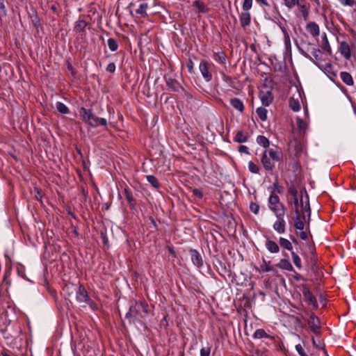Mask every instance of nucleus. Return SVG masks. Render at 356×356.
Here are the masks:
<instances>
[{
    "instance_id": "nucleus-1",
    "label": "nucleus",
    "mask_w": 356,
    "mask_h": 356,
    "mask_svg": "<svg viewBox=\"0 0 356 356\" xmlns=\"http://www.w3.org/2000/svg\"><path fill=\"white\" fill-rule=\"evenodd\" d=\"M293 204L295 207L296 214L302 213L303 217L310 216V207L309 202V197L306 192H300L298 195L297 192L293 193Z\"/></svg>"
},
{
    "instance_id": "nucleus-2",
    "label": "nucleus",
    "mask_w": 356,
    "mask_h": 356,
    "mask_svg": "<svg viewBox=\"0 0 356 356\" xmlns=\"http://www.w3.org/2000/svg\"><path fill=\"white\" fill-rule=\"evenodd\" d=\"M148 306L145 303L140 302L136 303L129 307V312L126 314V318L132 322L134 320H139L147 315Z\"/></svg>"
},
{
    "instance_id": "nucleus-3",
    "label": "nucleus",
    "mask_w": 356,
    "mask_h": 356,
    "mask_svg": "<svg viewBox=\"0 0 356 356\" xmlns=\"http://www.w3.org/2000/svg\"><path fill=\"white\" fill-rule=\"evenodd\" d=\"M280 159V152L276 148H270L263 153L261 163L266 170H272Z\"/></svg>"
},
{
    "instance_id": "nucleus-4",
    "label": "nucleus",
    "mask_w": 356,
    "mask_h": 356,
    "mask_svg": "<svg viewBox=\"0 0 356 356\" xmlns=\"http://www.w3.org/2000/svg\"><path fill=\"white\" fill-rule=\"evenodd\" d=\"M268 207L275 216H284L285 209L279 197L272 193L268 198Z\"/></svg>"
},
{
    "instance_id": "nucleus-5",
    "label": "nucleus",
    "mask_w": 356,
    "mask_h": 356,
    "mask_svg": "<svg viewBox=\"0 0 356 356\" xmlns=\"http://www.w3.org/2000/svg\"><path fill=\"white\" fill-rule=\"evenodd\" d=\"M213 68V65L211 63H209L206 61H201L199 65L200 71L204 79V80L207 82L210 81L212 79V70Z\"/></svg>"
},
{
    "instance_id": "nucleus-6",
    "label": "nucleus",
    "mask_w": 356,
    "mask_h": 356,
    "mask_svg": "<svg viewBox=\"0 0 356 356\" xmlns=\"http://www.w3.org/2000/svg\"><path fill=\"white\" fill-rule=\"evenodd\" d=\"M284 216H276L277 220L274 222L273 227L278 234L285 232L286 222L284 219Z\"/></svg>"
},
{
    "instance_id": "nucleus-7",
    "label": "nucleus",
    "mask_w": 356,
    "mask_h": 356,
    "mask_svg": "<svg viewBox=\"0 0 356 356\" xmlns=\"http://www.w3.org/2000/svg\"><path fill=\"white\" fill-rule=\"evenodd\" d=\"M76 300L79 302L88 303L90 298L88 295V292L83 286H79L76 294Z\"/></svg>"
},
{
    "instance_id": "nucleus-8",
    "label": "nucleus",
    "mask_w": 356,
    "mask_h": 356,
    "mask_svg": "<svg viewBox=\"0 0 356 356\" xmlns=\"http://www.w3.org/2000/svg\"><path fill=\"white\" fill-rule=\"evenodd\" d=\"M259 97L261 103L264 106H269L273 101V95L269 90H261L260 91Z\"/></svg>"
},
{
    "instance_id": "nucleus-9",
    "label": "nucleus",
    "mask_w": 356,
    "mask_h": 356,
    "mask_svg": "<svg viewBox=\"0 0 356 356\" xmlns=\"http://www.w3.org/2000/svg\"><path fill=\"white\" fill-rule=\"evenodd\" d=\"M306 31L313 37H318L320 34L319 26L314 22H311L307 24Z\"/></svg>"
},
{
    "instance_id": "nucleus-10",
    "label": "nucleus",
    "mask_w": 356,
    "mask_h": 356,
    "mask_svg": "<svg viewBox=\"0 0 356 356\" xmlns=\"http://www.w3.org/2000/svg\"><path fill=\"white\" fill-rule=\"evenodd\" d=\"M190 254L191 257V261L193 263L198 266L200 267L203 264L202 258L200 255V254L195 250H191L190 251Z\"/></svg>"
},
{
    "instance_id": "nucleus-11",
    "label": "nucleus",
    "mask_w": 356,
    "mask_h": 356,
    "mask_svg": "<svg viewBox=\"0 0 356 356\" xmlns=\"http://www.w3.org/2000/svg\"><path fill=\"white\" fill-rule=\"evenodd\" d=\"M306 217H303L302 213L296 214V220L294 222V227L296 229L303 230L305 228V222Z\"/></svg>"
},
{
    "instance_id": "nucleus-12",
    "label": "nucleus",
    "mask_w": 356,
    "mask_h": 356,
    "mask_svg": "<svg viewBox=\"0 0 356 356\" xmlns=\"http://www.w3.org/2000/svg\"><path fill=\"white\" fill-rule=\"evenodd\" d=\"M339 51L344 58L348 59L350 58V49L348 44L346 42H341L340 43Z\"/></svg>"
},
{
    "instance_id": "nucleus-13",
    "label": "nucleus",
    "mask_w": 356,
    "mask_h": 356,
    "mask_svg": "<svg viewBox=\"0 0 356 356\" xmlns=\"http://www.w3.org/2000/svg\"><path fill=\"white\" fill-rule=\"evenodd\" d=\"M79 113L83 120L88 124L90 122V119L95 115L90 110L86 109L85 108H81Z\"/></svg>"
},
{
    "instance_id": "nucleus-14",
    "label": "nucleus",
    "mask_w": 356,
    "mask_h": 356,
    "mask_svg": "<svg viewBox=\"0 0 356 356\" xmlns=\"http://www.w3.org/2000/svg\"><path fill=\"white\" fill-rule=\"evenodd\" d=\"M106 124H107V121L105 118H98L95 115H94L93 118L92 119H90V122L89 123V124L93 127H97L99 125L106 127Z\"/></svg>"
},
{
    "instance_id": "nucleus-15",
    "label": "nucleus",
    "mask_w": 356,
    "mask_h": 356,
    "mask_svg": "<svg viewBox=\"0 0 356 356\" xmlns=\"http://www.w3.org/2000/svg\"><path fill=\"white\" fill-rule=\"evenodd\" d=\"M265 246L270 253H277L280 250L278 245L273 241L268 239Z\"/></svg>"
},
{
    "instance_id": "nucleus-16",
    "label": "nucleus",
    "mask_w": 356,
    "mask_h": 356,
    "mask_svg": "<svg viewBox=\"0 0 356 356\" xmlns=\"http://www.w3.org/2000/svg\"><path fill=\"white\" fill-rule=\"evenodd\" d=\"M277 266L281 269L291 271L293 270V266L287 259H282L277 264Z\"/></svg>"
},
{
    "instance_id": "nucleus-17",
    "label": "nucleus",
    "mask_w": 356,
    "mask_h": 356,
    "mask_svg": "<svg viewBox=\"0 0 356 356\" xmlns=\"http://www.w3.org/2000/svg\"><path fill=\"white\" fill-rule=\"evenodd\" d=\"M230 104L237 111L239 112H243L244 109V105L242 101H241L238 98H233L230 99Z\"/></svg>"
},
{
    "instance_id": "nucleus-18",
    "label": "nucleus",
    "mask_w": 356,
    "mask_h": 356,
    "mask_svg": "<svg viewBox=\"0 0 356 356\" xmlns=\"http://www.w3.org/2000/svg\"><path fill=\"white\" fill-rule=\"evenodd\" d=\"M340 77L342 81L348 86H353L354 83L353 79L351 74L346 72H342L340 74Z\"/></svg>"
},
{
    "instance_id": "nucleus-19",
    "label": "nucleus",
    "mask_w": 356,
    "mask_h": 356,
    "mask_svg": "<svg viewBox=\"0 0 356 356\" xmlns=\"http://www.w3.org/2000/svg\"><path fill=\"white\" fill-rule=\"evenodd\" d=\"M240 22L242 26L248 25L250 22V14L248 11L241 13L240 16Z\"/></svg>"
},
{
    "instance_id": "nucleus-20",
    "label": "nucleus",
    "mask_w": 356,
    "mask_h": 356,
    "mask_svg": "<svg viewBox=\"0 0 356 356\" xmlns=\"http://www.w3.org/2000/svg\"><path fill=\"white\" fill-rule=\"evenodd\" d=\"M279 243H280V246L284 249H286V250H290V251L292 250V249H293L292 243L286 238L280 237L279 238Z\"/></svg>"
},
{
    "instance_id": "nucleus-21",
    "label": "nucleus",
    "mask_w": 356,
    "mask_h": 356,
    "mask_svg": "<svg viewBox=\"0 0 356 356\" xmlns=\"http://www.w3.org/2000/svg\"><path fill=\"white\" fill-rule=\"evenodd\" d=\"M193 6L195 8V10L200 13H207L208 10L207 8L204 6V4L199 1H194Z\"/></svg>"
},
{
    "instance_id": "nucleus-22",
    "label": "nucleus",
    "mask_w": 356,
    "mask_h": 356,
    "mask_svg": "<svg viewBox=\"0 0 356 356\" xmlns=\"http://www.w3.org/2000/svg\"><path fill=\"white\" fill-rule=\"evenodd\" d=\"M234 140L239 143H245L248 140V134L243 131H239L237 132Z\"/></svg>"
},
{
    "instance_id": "nucleus-23",
    "label": "nucleus",
    "mask_w": 356,
    "mask_h": 356,
    "mask_svg": "<svg viewBox=\"0 0 356 356\" xmlns=\"http://www.w3.org/2000/svg\"><path fill=\"white\" fill-rule=\"evenodd\" d=\"M147 4L146 3H142L139 5L138 8L136 10V14L140 17H145L147 15Z\"/></svg>"
},
{
    "instance_id": "nucleus-24",
    "label": "nucleus",
    "mask_w": 356,
    "mask_h": 356,
    "mask_svg": "<svg viewBox=\"0 0 356 356\" xmlns=\"http://www.w3.org/2000/svg\"><path fill=\"white\" fill-rule=\"evenodd\" d=\"M56 110L62 114H67L69 113V108L63 103L57 102L55 104Z\"/></svg>"
},
{
    "instance_id": "nucleus-25",
    "label": "nucleus",
    "mask_w": 356,
    "mask_h": 356,
    "mask_svg": "<svg viewBox=\"0 0 356 356\" xmlns=\"http://www.w3.org/2000/svg\"><path fill=\"white\" fill-rule=\"evenodd\" d=\"M304 296L310 305L315 307H317V301L315 297L309 291L305 292Z\"/></svg>"
},
{
    "instance_id": "nucleus-26",
    "label": "nucleus",
    "mask_w": 356,
    "mask_h": 356,
    "mask_svg": "<svg viewBox=\"0 0 356 356\" xmlns=\"http://www.w3.org/2000/svg\"><path fill=\"white\" fill-rule=\"evenodd\" d=\"M309 324L310 325L314 332H317V330L320 327L318 319L316 316H311Z\"/></svg>"
},
{
    "instance_id": "nucleus-27",
    "label": "nucleus",
    "mask_w": 356,
    "mask_h": 356,
    "mask_svg": "<svg viewBox=\"0 0 356 356\" xmlns=\"http://www.w3.org/2000/svg\"><path fill=\"white\" fill-rule=\"evenodd\" d=\"M256 113L261 120L265 121L267 119V110L265 108H257Z\"/></svg>"
},
{
    "instance_id": "nucleus-28",
    "label": "nucleus",
    "mask_w": 356,
    "mask_h": 356,
    "mask_svg": "<svg viewBox=\"0 0 356 356\" xmlns=\"http://www.w3.org/2000/svg\"><path fill=\"white\" fill-rule=\"evenodd\" d=\"M257 143L264 147H267L270 145L268 139L264 136H258L257 138Z\"/></svg>"
},
{
    "instance_id": "nucleus-29",
    "label": "nucleus",
    "mask_w": 356,
    "mask_h": 356,
    "mask_svg": "<svg viewBox=\"0 0 356 356\" xmlns=\"http://www.w3.org/2000/svg\"><path fill=\"white\" fill-rule=\"evenodd\" d=\"M289 106L295 112H297L300 108V102L298 99L291 98L289 100Z\"/></svg>"
},
{
    "instance_id": "nucleus-30",
    "label": "nucleus",
    "mask_w": 356,
    "mask_h": 356,
    "mask_svg": "<svg viewBox=\"0 0 356 356\" xmlns=\"http://www.w3.org/2000/svg\"><path fill=\"white\" fill-rule=\"evenodd\" d=\"M268 337H269V335L263 329L257 330L253 334L254 339H262Z\"/></svg>"
},
{
    "instance_id": "nucleus-31",
    "label": "nucleus",
    "mask_w": 356,
    "mask_h": 356,
    "mask_svg": "<svg viewBox=\"0 0 356 356\" xmlns=\"http://www.w3.org/2000/svg\"><path fill=\"white\" fill-rule=\"evenodd\" d=\"M292 259L294 265L298 268H302V263L301 259L300 257L294 252H291Z\"/></svg>"
},
{
    "instance_id": "nucleus-32",
    "label": "nucleus",
    "mask_w": 356,
    "mask_h": 356,
    "mask_svg": "<svg viewBox=\"0 0 356 356\" xmlns=\"http://www.w3.org/2000/svg\"><path fill=\"white\" fill-rule=\"evenodd\" d=\"M147 181L154 188H159V184L157 179L153 175L146 176Z\"/></svg>"
},
{
    "instance_id": "nucleus-33",
    "label": "nucleus",
    "mask_w": 356,
    "mask_h": 356,
    "mask_svg": "<svg viewBox=\"0 0 356 356\" xmlns=\"http://www.w3.org/2000/svg\"><path fill=\"white\" fill-rule=\"evenodd\" d=\"M107 43L111 51H115L118 49V44L115 39L109 38L107 41Z\"/></svg>"
},
{
    "instance_id": "nucleus-34",
    "label": "nucleus",
    "mask_w": 356,
    "mask_h": 356,
    "mask_svg": "<svg viewBox=\"0 0 356 356\" xmlns=\"http://www.w3.org/2000/svg\"><path fill=\"white\" fill-rule=\"evenodd\" d=\"M322 48H323V49L325 51H327V52H329V53L331 52V47L330 46V44H329V42H328V40L327 38V36H326L325 33H324L323 37V47H322Z\"/></svg>"
},
{
    "instance_id": "nucleus-35",
    "label": "nucleus",
    "mask_w": 356,
    "mask_h": 356,
    "mask_svg": "<svg viewBox=\"0 0 356 356\" xmlns=\"http://www.w3.org/2000/svg\"><path fill=\"white\" fill-rule=\"evenodd\" d=\"M283 3L286 8L291 9L299 4V0H283Z\"/></svg>"
},
{
    "instance_id": "nucleus-36",
    "label": "nucleus",
    "mask_w": 356,
    "mask_h": 356,
    "mask_svg": "<svg viewBox=\"0 0 356 356\" xmlns=\"http://www.w3.org/2000/svg\"><path fill=\"white\" fill-rule=\"evenodd\" d=\"M312 57H311V58L315 61V60H320V54H321V51L318 49H316V48H312Z\"/></svg>"
},
{
    "instance_id": "nucleus-37",
    "label": "nucleus",
    "mask_w": 356,
    "mask_h": 356,
    "mask_svg": "<svg viewBox=\"0 0 356 356\" xmlns=\"http://www.w3.org/2000/svg\"><path fill=\"white\" fill-rule=\"evenodd\" d=\"M298 127L301 132H304L307 128V124L303 122L302 120L298 118L296 119Z\"/></svg>"
},
{
    "instance_id": "nucleus-38",
    "label": "nucleus",
    "mask_w": 356,
    "mask_h": 356,
    "mask_svg": "<svg viewBox=\"0 0 356 356\" xmlns=\"http://www.w3.org/2000/svg\"><path fill=\"white\" fill-rule=\"evenodd\" d=\"M339 2L344 6H354L356 5V1L354 0H338Z\"/></svg>"
},
{
    "instance_id": "nucleus-39",
    "label": "nucleus",
    "mask_w": 356,
    "mask_h": 356,
    "mask_svg": "<svg viewBox=\"0 0 356 356\" xmlns=\"http://www.w3.org/2000/svg\"><path fill=\"white\" fill-rule=\"evenodd\" d=\"M86 26V22L83 20H79L76 23V29L77 31H81Z\"/></svg>"
},
{
    "instance_id": "nucleus-40",
    "label": "nucleus",
    "mask_w": 356,
    "mask_h": 356,
    "mask_svg": "<svg viewBox=\"0 0 356 356\" xmlns=\"http://www.w3.org/2000/svg\"><path fill=\"white\" fill-rule=\"evenodd\" d=\"M252 6V0H244L243 3V9L245 11H248Z\"/></svg>"
},
{
    "instance_id": "nucleus-41",
    "label": "nucleus",
    "mask_w": 356,
    "mask_h": 356,
    "mask_svg": "<svg viewBox=\"0 0 356 356\" xmlns=\"http://www.w3.org/2000/svg\"><path fill=\"white\" fill-rule=\"evenodd\" d=\"M249 170L253 173H258L259 168L253 162H250L248 164Z\"/></svg>"
},
{
    "instance_id": "nucleus-42",
    "label": "nucleus",
    "mask_w": 356,
    "mask_h": 356,
    "mask_svg": "<svg viewBox=\"0 0 356 356\" xmlns=\"http://www.w3.org/2000/svg\"><path fill=\"white\" fill-rule=\"evenodd\" d=\"M296 350L300 356H309L304 350L302 346L300 344L296 346Z\"/></svg>"
},
{
    "instance_id": "nucleus-43",
    "label": "nucleus",
    "mask_w": 356,
    "mask_h": 356,
    "mask_svg": "<svg viewBox=\"0 0 356 356\" xmlns=\"http://www.w3.org/2000/svg\"><path fill=\"white\" fill-rule=\"evenodd\" d=\"M300 11L304 19L306 20L308 17V10L307 7L305 5L300 6Z\"/></svg>"
},
{
    "instance_id": "nucleus-44",
    "label": "nucleus",
    "mask_w": 356,
    "mask_h": 356,
    "mask_svg": "<svg viewBox=\"0 0 356 356\" xmlns=\"http://www.w3.org/2000/svg\"><path fill=\"white\" fill-rule=\"evenodd\" d=\"M250 209L252 213L257 214L259 212V206L256 203L252 202L250 205Z\"/></svg>"
},
{
    "instance_id": "nucleus-45",
    "label": "nucleus",
    "mask_w": 356,
    "mask_h": 356,
    "mask_svg": "<svg viewBox=\"0 0 356 356\" xmlns=\"http://www.w3.org/2000/svg\"><path fill=\"white\" fill-rule=\"evenodd\" d=\"M211 349L209 347L202 348L200 350V356H209Z\"/></svg>"
},
{
    "instance_id": "nucleus-46",
    "label": "nucleus",
    "mask_w": 356,
    "mask_h": 356,
    "mask_svg": "<svg viewBox=\"0 0 356 356\" xmlns=\"http://www.w3.org/2000/svg\"><path fill=\"white\" fill-rule=\"evenodd\" d=\"M261 268L264 272H269L272 270V267L266 261H264V264L261 266Z\"/></svg>"
},
{
    "instance_id": "nucleus-47",
    "label": "nucleus",
    "mask_w": 356,
    "mask_h": 356,
    "mask_svg": "<svg viewBox=\"0 0 356 356\" xmlns=\"http://www.w3.org/2000/svg\"><path fill=\"white\" fill-rule=\"evenodd\" d=\"M115 70V65L113 63H109L106 67V71L109 72H114Z\"/></svg>"
},
{
    "instance_id": "nucleus-48",
    "label": "nucleus",
    "mask_w": 356,
    "mask_h": 356,
    "mask_svg": "<svg viewBox=\"0 0 356 356\" xmlns=\"http://www.w3.org/2000/svg\"><path fill=\"white\" fill-rule=\"evenodd\" d=\"M300 232L299 236L301 238V239H302V240L307 239L308 236H307V232L304 231V229L303 230H300Z\"/></svg>"
},
{
    "instance_id": "nucleus-49",
    "label": "nucleus",
    "mask_w": 356,
    "mask_h": 356,
    "mask_svg": "<svg viewBox=\"0 0 356 356\" xmlns=\"http://www.w3.org/2000/svg\"><path fill=\"white\" fill-rule=\"evenodd\" d=\"M193 194L197 197H202V192L200 189L195 188L193 191Z\"/></svg>"
},
{
    "instance_id": "nucleus-50",
    "label": "nucleus",
    "mask_w": 356,
    "mask_h": 356,
    "mask_svg": "<svg viewBox=\"0 0 356 356\" xmlns=\"http://www.w3.org/2000/svg\"><path fill=\"white\" fill-rule=\"evenodd\" d=\"M239 151L248 154V148L245 145H241L239 147Z\"/></svg>"
},
{
    "instance_id": "nucleus-51",
    "label": "nucleus",
    "mask_w": 356,
    "mask_h": 356,
    "mask_svg": "<svg viewBox=\"0 0 356 356\" xmlns=\"http://www.w3.org/2000/svg\"><path fill=\"white\" fill-rule=\"evenodd\" d=\"M282 31L284 35V38L286 39H289V35L288 33L286 32V29L284 28H282Z\"/></svg>"
},
{
    "instance_id": "nucleus-52",
    "label": "nucleus",
    "mask_w": 356,
    "mask_h": 356,
    "mask_svg": "<svg viewBox=\"0 0 356 356\" xmlns=\"http://www.w3.org/2000/svg\"><path fill=\"white\" fill-rule=\"evenodd\" d=\"M257 1H258L259 3H260L263 5L268 6V3H267L266 0H257Z\"/></svg>"
},
{
    "instance_id": "nucleus-53",
    "label": "nucleus",
    "mask_w": 356,
    "mask_h": 356,
    "mask_svg": "<svg viewBox=\"0 0 356 356\" xmlns=\"http://www.w3.org/2000/svg\"><path fill=\"white\" fill-rule=\"evenodd\" d=\"M312 341H313V345L317 348H319L320 347V345L317 343L316 340L313 338L312 339Z\"/></svg>"
},
{
    "instance_id": "nucleus-54",
    "label": "nucleus",
    "mask_w": 356,
    "mask_h": 356,
    "mask_svg": "<svg viewBox=\"0 0 356 356\" xmlns=\"http://www.w3.org/2000/svg\"><path fill=\"white\" fill-rule=\"evenodd\" d=\"M218 57H219V61H220L222 63L225 60V56L223 54L219 56Z\"/></svg>"
},
{
    "instance_id": "nucleus-55",
    "label": "nucleus",
    "mask_w": 356,
    "mask_h": 356,
    "mask_svg": "<svg viewBox=\"0 0 356 356\" xmlns=\"http://www.w3.org/2000/svg\"><path fill=\"white\" fill-rule=\"evenodd\" d=\"M127 198L129 201L131 200V197H129V195L127 196Z\"/></svg>"
},
{
    "instance_id": "nucleus-56",
    "label": "nucleus",
    "mask_w": 356,
    "mask_h": 356,
    "mask_svg": "<svg viewBox=\"0 0 356 356\" xmlns=\"http://www.w3.org/2000/svg\"><path fill=\"white\" fill-rule=\"evenodd\" d=\"M304 55H305V56H306V57H308V56H309L307 54H304Z\"/></svg>"
},
{
    "instance_id": "nucleus-57",
    "label": "nucleus",
    "mask_w": 356,
    "mask_h": 356,
    "mask_svg": "<svg viewBox=\"0 0 356 356\" xmlns=\"http://www.w3.org/2000/svg\"><path fill=\"white\" fill-rule=\"evenodd\" d=\"M167 84H168V86H170V81H167Z\"/></svg>"
},
{
    "instance_id": "nucleus-58",
    "label": "nucleus",
    "mask_w": 356,
    "mask_h": 356,
    "mask_svg": "<svg viewBox=\"0 0 356 356\" xmlns=\"http://www.w3.org/2000/svg\"><path fill=\"white\" fill-rule=\"evenodd\" d=\"M354 113L356 114V108H354Z\"/></svg>"
}]
</instances>
